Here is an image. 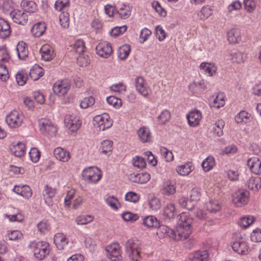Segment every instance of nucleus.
<instances>
[{
	"label": "nucleus",
	"mask_w": 261,
	"mask_h": 261,
	"mask_svg": "<svg viewBox=\"0 0 261 261\" xmlns=\"http://www.w3.org/2000/svg\"><path fill=\"white\" fill-rule=\"evenodd\" d=\"M178 217L179 223L176 231L166 225H159L157 234L160 237L168 236L176 241H184L188 239L192 231L193 217L186 212H182Z\"/></svg>",
	"instance_id": "f257e3e1"
},
{
	"label": "nucleus",
	"mask_w": 261,
	"mask_h": 261,
	"mask_svg": "<svg viewBox=\"0 0 261 261\" xmlns=\"http://www.w3.org/2000/svg\"><path fill=\"white\" fill-rule=\"evenodd\" d=\"M125 248L126 254L130 260L140 261L141 260V248L140 245L137 241L134 239L128 240L126 242Z\"/></svg>",
	"instance_id": "f03ea898"
},
{
	"label": "nucleus",
	"mask_w": 261,
	"mask_h": 261,
	"mask_svg": "<svg viewBox=\"0 0 261 261\" xmlns=\"http://www.w3.org/2000/svg\"><path fill=\"white\" fill-rule=\"evenodd\" d=\"M29 248L33 250L35 257L41 260L49 253V244L46 242H31Z\"/></svg>",
	"instance_id": "7ed1b4c3"
},
{
	"label": "nucleus",
	"mask_w": 261,
	"mask_h": 261,
	"mask_svg": "<svg viewBox=\"0 0 261 261\" xmlns=\"http://www.w3.org/2000/svg\"><path fill=\"white\" fill-rule=\"evenodd\" d=\"M234 239L231 246L235 252L241 254H245L249 252V247L246 241L245 234L236 233Z\"/></svg>",
	"instance_id": "20e7f679"
},
{
	"label": "nucleus",
	"mask_w": 261,
	"mask_h": 261,
	"mask_svg": "<svg viewBox=\"0 0 261 261\" xmlns=\"http://www.w3.org/2000/svg\"><path fill=\"white\" fill-rule=\"evenodd\" d=\"M83 176L85 180L91 183H96L101 177L100 170L98 168L94 167L84 169Z\"/></svg>",
	"instance_id": "39448f33"
},
{
	"label": "nucleus",
	"mask_w": 261,
	"mask_h": 261,
	"mask_svg": "<svg viewBox=\"0 0 261 261\" xmlns=\"http://www.w3.org/2000/svg\"><path fill=\"white\" fill-rule=\"evenodd\" d=\"M39 125L42 134L50 137L56 135L57 128L49 120L41 119L39 121Z\"/></svg>",
	"instance_id": "423d86ee"
},
{
	"label": "nucleus",
	"mask_w": 261,
	"mask_h": 261,
	"mask_svg": "<svg viewBox=\"0 0 261 261\" xmlns=\"http://www.w3.org/2000/svg\"><path fill=\"white\" fill-rule=\"evenodd\" d=\"M94 121L97 124V126L100 130H105L109 128L113 124V120L111 119L110 116L107 113H103L100 115H97L94 118Z\"/></svg>",
	"instance_id": "0eeeda50"
},
{
	"label": "nucleus",
	"mask_w": 261,
	"mask_h": 261,
	"mask_svg": "<svg viewBox=\"0 0 261 261\" xmlns=\"http://www.w3.org/2000/svg\"><path fill=\"white\" fill-rule=\"evenodd\" d=\"M23 120V116L17 111H13L8 114L6 118L8 125L12 128L19 126Z\"/></svg>",
	"instance_id": "6e6552de"
},
{
	"label": "nucleus",
	"mask_w": 261,
	"mask_h": 261,
	"mask_svg": "<svg viewBox=\"0 0 261 261\" xmlns=\"http://www.w3.org/2000/svg\"><path fill=\"white\" fill-rule=\"evenodd\" d=\"M135 84L136 90L142 96L147 97L151 93V89L142 77H137Z\"/></svg>",
	"instance_id": "1a4fd4ad"
},
{
	"label": "nucleus",
	"mask_w": 261,
	"mask_h": 261,
	"mask_svg": "<svg viewBox=\"0 0 261 261\" xmlns=\"http://www.w3.org/2000/svg\"><path fill=\"white\" fill-rule=\"evenodd\" d=\"M70 82L67 79L56 82L53 86L54 92L59 96H63L65 94L70 88Z\"/></svg>",
	"instance_id": "9d476101"
},
{
	"label": "nucleus",
	"mask_w": 261,
	"mask_h": 261,
	"mask_svg": "<svg viewBox=\"0 0 261 261\" xmlns=\"http://www.w3.org/2000/svg\"><path fill=\"white\" fill-rule=\"evenodd\" d=\"M64 123L72 132H75L81 127L82 121L79 117L67 115L65 117Z\"/></svg>",
	"instance_id": "9b49d317"
},
{
	"label": "nucleus",
	"mask_w": 261,
	"mask_h": 261,
	"mask_svg": "<svg viewBox=\"0 0 261 261\" xmlns=\"http://www.w3.org/2000/svg\"><path fill=\"white\" fill-rule=\"evenodd\" d=\"M106 251L110 259L112 261H119L121 259L120 246L118 244L114 243L106 247Z\"/></svg>",
	"instance_id": "f8f14e48"
},
{
	"label": "nucleus",
	"mask_w": 261,
	"mask_h": 261,
	"mask_svg": "<svg viewBox=\"0 0 261 261\" xmlns=\"http://www.w3.org/2000/svg\"><path fill=\"white\" fill-rule=\"evenodd\" d=\"M248 195L249 192L247 191L239 190L233 195V202L237 206L241 207L248 202Z\"/></svg>",
	"instance_id": "ddd939ff"
},
{
	"label": "nucleus",
	"mask_w": 261,
	"mask_h": 261,
	"mask_svg": "<svg viewBox=\"0 0 261 261\" xmlns=\"http://www.w3.org/2000/svg\"><path fill=\"white\" fill-rule=\"evenodd\" d=\"M97 54L100 57L108 58L112 53V48L110 43L100 42L96 47Z\"/></svg>",
	"instance_id": "4468645a"
},
{
	"label": "nucleus",
	"mask_w": 261,
	"mask_h": 261,
	"mask_svg": "<svg viewBox=\"0 0 261 261\" xmlns=\"http://www.w3.org/2000/svg\"><path fill=\"white\" fill-rule=\"evenodd\" d=\"M13 21L18 24H24L28 21V15L23 11L14 9L10 13Z\"/></svg>",
	"instance_id": "2eb2a0df"
},
{
	"label": "nucleus",
	"mask_w": 261,
	"mask_h": 261,
	"mask_svg": "<svg viewBox=\"0 0 261 261\" xmlns=\"http://www.w3.org/2000/svg\"><path fill=\"white\" fill-rule=\"evenodd\" d=\"M209 254L207 250H197L189 254V261H208Z\"/></svg>",
	"instance_id": "dca6fc26"
},
{
	"label": "nucleus",
	"mask_w": 261,
	"mask_h": 261,
	"mask_svg": "<svg viewBox=\"0 0 261 261\" xmlns=\"http://www.w3.org/2000/svg\"><path fill=\"white\" fill-rule=\"evenodd\" d=\"M129 180L134 182L138 184H145L148 182L150 179V175L146 172L140 173H132L129 176Z\"/></svg>",
	"instance_id": "f3484780"
},
{
	"label": "nucleus",
	"mask_w": 261,
	"mask_h": 261,
	"mask_svg": "<svg viewBox=\"0 0 261 261\" xmlns=\"http://www.w3.org/2000/svg\"><path fill=\"white\" fill-rule=\"evenodd\" d=\"M139 140L142 143H147L151 141L152 136L149 129L146 126L140 127L137 133Z\"/></svg>",
	"instance_id": "a211bd4d"
},
{
	"label": "nucleus",
	"mask_w": 261,
	"mask_h": 261,
	"mask_svg": "<svg viewBox=\"0 0 261 261\" xmlns=\"http://www.w3.org/2000/svg\"><path fill=\"white\" fill-rule=\"evenodd\" d=\"M227 39L230 44H236L241 40V33L239 29L232 28L227 33Z\"/></svg>",
	"instance_id": "6ab92c4d"
},
{
	"label": "nucleus",
	"mask_w": 261,
	"mask_h": 261,
	"mask_svg": "<svg viewBox=\"0 0 261 261\" xmlns=\"http://www.w3.org/2000/svg\"><path fill=\"white\" fill-rule=\"evenodd\" d=\"M247 165L250 170L255 174L261 173V161L257 157H252L248 160Z\"/></svg>",
	"instance_id": "aec40b11"
},
{
	"label": "nucleus",
	"mask_w": 261,
	"mask_h": 261,
	"mask_svg": "<svg viewBox=\"0 0 261 261\" xmlns=\"http://www.w3.org/2000/svg\"><path fill=\"white\" fill-rule=\"evenodd\" d=\"M206 89V86L203 80L199 82L194 81L189 86V89L194 94H200Z\"/></svg>",
	"instance_id": "412c9836"
},
{
	"label": "nucleus",
	"mask_w": 261,
	"mask_h": 261,
	"mask_svg": "<svg viewBox=\"0 0 261 261\" xmlns=\"http://www.w3.org/2000/svg\"><path fill=\"white\" fill-rule=\"evenodd\" d=\"M187 117L189 125L191 126H195L199 124L202 116L199 111L196 110L190 112L187 115Z\"/></svg>",
	"instance_id": "4be33fe9"
},
{
	"label": "nucleus",
	"mask_w": 261,
	"mask_h": 261,
	"mask_svg": "<svg viewBox=\"0 0 261 261\" xmlns=\"http://www.w3.org/2000/svg\"><path fill=\"white\" fill-rule=\"evenodd\" d=\"M14 192L25 198L29 199L32 195V190L27 185L15 186L13 189Z\"/></svg>",
	"instance_id": "5701e85b"
},
{
	"label": "nucleus",
	"mask_w": 261,
	"mask_h": 261,
	"mask_svg": "<svg viewBox=\"0 0 261 261\" xmlns=\"http://www.w3.org/2000/svg\"><path fill=\"white\" fill-rule=\"evenodd\" d=\"M40 52L42 58L46 61L52 60L55 57L54 50L48 44L43 45L40 49Z\"/></svg>",
	"instance_id": "b1692460"
},
{
	"label": "nucleus",
	"mask_w": 261,
	"mask_h": 261,
	"mask_svg": "<svg viewBox=\"0 0 261 261\" xmlns=\"http://www.w3.org/2000/svg\"><path fill=\"white\" fill-rule=\"evenodd\" d=\"M11 33L10 26L4 19L0 18V37L5 39L9 37Z\"/></svg>",
	"instance_id": "393cba45"
},
{
	"label": "nucleus",
	"mask_w": 261,
	"mask_h": 261,
	"mask_svg": "<svg viewBox=\"0 0 261 261\" xmlns=\"http://www.w3.org/2000/svg\"><path fill=\"white\" fill-rule=\"evenodd\" d=\"M54 241L59 250L63 249L68 242L65 236L62 233H56L54 236Z\"/></svg>",
	"instance_id": "a878e982"
},
{
	"label": "nucleus",
	"mask_w": 261,
	"mask_h": 261,
	"mask_svg": "<svg viewBox=\"0 0 261 261\" xmlns=\"http://www.w3.org/2000/svg\"><path fill=\"white\" fill-rule=\"evenodd\" d=\"M54 155L57 159L62 162H67L70 159L69 153L61 147L55 149Z\"/></svg>",
	"instance_id": "bb28decb"
},
{
	"label": "nucleus",
	"mask_w": 261,
	"mask_h": 261,
	"mask_svg": "<svg viewBox=\"0 0 261 261\" xmlns=\"http://www.w3.org/2000/svg\"><path fill=\"white\" fill-rule=\"evenodd\" d=\"M30 77L33 81L38 80L44 74L43 69L38 65H35L30 71Z\"/></svg>",
	"instance_id": "cd10ccee"
},
{
	"label": "nucleus",
	"mask_w": 261,
	"mask_h": 261,
	"mask_svg": "<svg viewBox=\"0 0 261 261\" xmlns=\"http://www.w3.org/2000/svg\"><path fill=\"white\" fill-rule=\"evenodd\" d=\"M16 50L19 59L25 60L28 56L27 45L23 42H19L16 46Z\"/></svg>",
	"instance_id": "c85d7f7f"
},
{
	"label": "nucleus",
	"mask_w": 261,
	"mask_h": 261,
	"mask_svg": "<svg viewBox=\"0 0 261 261\" xmlns=\"http://www.w3.org/2000/svg\"><path fill=\"white\" fill-rule=\"evenodd\" d=\"M21 6L25 11L29 13H35L38 10L37 4L33 1L23 0Z\"/></svg>",
	"instance_id": "c756f323"
},
{
	"label": "nucleus",
	"mask_w": 261,
	"mask_h": 261,
	"mask_svg": "<svg viewBox=\"0 0 261 261\" xmlns=\"http://www.w3.org/2000/svg\"><path fill=\"white\" fill-rule=\"evenodd\" d=\"M142 224L148 228H156L160 224L159 221L153 216H148L143 219Z\"/></svg>",
	"instance_id": "7c9ffc66"
},
{
	"label": "nucleus",
	"mask_w": 261,
	"mask_h": 261,
	"mask_svg": "<svg viewBox=\"0 0 261 261\" xmlns=\"http://www.w3.org/2000/svg\"><path fill=\"white\" fill-rule=\"evenodd\" d=\"M194 167L193 166L191 162H188L186 164L179 166L176 168L177 172L182 176H185L188 175L190 172H191Z\"/></svg>",
	"instance_id": "2f4dec72"
},
{
	"label": "nucleus",
	"mask_w": 261,
	"mask_h": 261,
	"mask_svg": "<svg viewBox=\"0 0 261 261\" xmlns=\"http://www.w3.org/2000/svg\"><path fill=\"white\" fill-rule=\"evenodd\" d=\"M206 209L211 213H216L221 209V204L217 200H210L206 204Z\"/></svg>",
	"instance_id": "473e14b6"
},
{
	"label": "nucleus",
	"mask_w": 261,
	"mask_h": 261,
	"mask_svg": "<svg viewBox=\"0 0 261 261\" xmlns=\"http://www.w3.org/2000/svg\"><path fill=\"white\" fill-rule=\"evenodd\" d=\"M200 68L208 76H212L217 71V67L213 64L208 63H202L200 65Z\"/></svg>",
	"instance_id": "72a5a7b5"
},
{
	"label": "nucleus",
	"mask_w": 261,
	"mask_h": 261,
	"mask_svg": "<svg viewBox=\"0 0 261 261\" xmlns=\"http://www.w3.org/2000/svg\"><path fill=\"white\" fill-rule=\"evenodd\" d=\"M45 25L43 23L38 22L32 27L31 33L33 36L39 37L43 35L45 31Z\"/></svg>",
	"instance_id": "f704fd0d"
},
{
	"label": "nucleus",
	"mask_w": 261,
	"mask_h": 261,
	"mask_svg": "<svg viewBox=\"0 0 261 261\" xmlns=\"http://www.w3.org/2000/svg\"><path fill=\"white\" fill-rule=\"evenodd\" d=\"M248 187L254 191L261 188V178L259 177H251L248 182Z\"/></svg>",
	"instance_id": "c9c22d12"
},
{
	"label": "nucleus",
	"mask_w": 261,
	"mask_h": 261,
	"mask_svg": "<svg viewBox=\"0 0 261 261\" xmlns=\"http://www.w3.org/2000/svg\"><path fill=\"white\" fill-rule=\"evenodd\" d=\"M176 213L175 207L173 203H168L164 207L163 215L167 218L171 219L174 218Z\"/></svg>",
	"instance_id": "e433bc0d"
},
{
	"label": "nucleus",
	"mask_w": 261,
	"mask_h": 261,
	"mask_svg": "<svg viewBox=\"0 0 261 261\" xmlns=\"http://www.w3.org/2000/svg\"><path fill=\"white\" fill-rule=\"evenodd\" d=\"M130 51V46L124 44L120 46L118 50V56L121 60H125L128 56Z\"/></svg>",
	"instance_id": "4c0bfd02"
},
{
	"label": "nucleus",
	"mask_w": 261,
	"mask_h": 261,
	"mask_svg": "<svg viewBox=\"0 0 261 261\" xmlns=\"http://www.w3.org/2000/svg\"><path fill=\"white\" fill-rule=\"evenodd\" d=\"M72 48L74 51L78 54L84 53L86 49L85 43L82 39L76 40L72 46Z\"/></svg>",
	"instance_id": "58836bf2"
},
{
	"label": "nucleus",
	"mask_w": 261,
	"mask_h": 261,
	"mask_svg": "<svg viewBox=\"0 0 261 261\" xmlns=\"http://www.w3.org/2000/svg\"><path fill=\"white\" fill-rule=\"evenodd\" d=\"M25 148V144L22 142H19L13 146L12 151L16 156L21 157L24 154Z\"/></svg>",
	"instance_id": "ea45409f"
},
{
	"label": "nucleus",
	"mask_w": 261,
	"mask_h": 261,
	"mask_svg": "<svg viewBox=\"0 0 261 261\" xmlns=\"http://www.w3.org/2000/svg\"><path fill=\"white\" fill-rule=\"evenodd\" d=\"M225 104L224 95L223 93H218L216 98L214 99L211 107L219 109L223 107Z\"/></svg>",
	"instance_id": "a19ab883"
},
{
	"label": "nucleus",
	"mask_w": 261,
	"mask_h": 261,
	"mask_svg": "<svg viewBox=\"0 0 261 261\" xmlns=\"http://www.w3.org/2000/svg\"><path fill=\"white\" fill-rule=\"evenodd\" d=\"M60 25L64 28H68L69 25V14L66 11H62L59 15Z\"/></svg>",
	"instance_id": "79ce46f5"
},
{
	"label": "nucleus",
	"mask_w": 261,
	"mask_h": 261,
	"mask_svg": "<svg viewBox=\"0 0 261 261\" xmlns=\"http://www.w3.org/2000/svg\"><path fill=\"white\" fill-rule=\"evenodd\" d=\"M215 165L214 158L212 156H208L202 163V167L205 171H208L211 170Z\"/></svg>",
	"instance_id": "37998d69"
},
{
	"label": "nucleus",
	"mask_w": 261,
	"mask_h": 261,
	"mask_svg": "<svg viewBox=\"0 0 261 261\" xmlns=\"http://www.w3.org/2000/svg\"><path fill=\"white\" fill-rule=\"evenodd\" d=\"M231 60L232 62L242 63L244 62L246 57L243 53L237 51L230 54Z\"/></svg>",
	"instance_id": "c03bdc74"
},
{
	"label": "nucleus",
	"mask_w": 261,
	"mask_h": 261,
	"mask_svg": "<svg viewBox=\"0 0 261 261\" xmlns=\"http://www.w3.org/2000/svg\"><path fill=\"white\" fill-rule=\"evenodd\" d=\"M93 218L91 215L79 216L76 218L75 221L77 225H86L92 222Z\"/></svg>",
	"instance_id": "a18cd8bd"
},
{
	"label": "nucleus",
	"mask_w": 261,
	"mask_h": 261,
	"mask_svg": "<svg viewBox=\"0 0 261 261\" xmlns=\"http://www.w3.org/2000/svg\"><path fill=\"white\" fill-rule=\"evenodd\" d=\"M225 125L224 121L222 120H218L215 123V127H214V134L218 137L223 135V128Z\"/></svg>",
	"instance_id": "49530a36"
},
{
	"label": "nucleus",
	"mask_w": 261,
	"mask_h": 261,
	"mask_svg": "<svg viewBox=\"0 0 261 261\" xmlns=\"http://www.w3.org/2000/svg\"><path fill=\"white\" fill-rule=\"evenodd\" d=\"M254 218L253 216H247L242 217L239 221L240 226L243 228H247L254 222Z\"/></svg>",
	"instance_id": "de8ad7c7"
},
{
	"label": "nucleus",
	"mask_w": 261,
	"mask_h": 261,
	"mask_svg": "<svg viewBox=\"0 0 261 261\" xmlns=\"http://www.w3.org/2000/svg\"><path fill=\"white\" fill-rule=\"evenodd\" d=\"M116 13H118L119 15L121 18L126 19L130 15V9L128 6L124 5L122 7L119 9V10H117Z\"/></svg>",
	"instance_id": "09e8293b"
},
{
	"label": "nucleus",
	"mask_w": 261,
	"mask_h": 261,
	"mask_svg": "<svg viewBox=\"0 0 261 261\" xmlns=\"http://www.w3.org/2000/svg\"><path fill=\"white\" fill-rule=\"evenodd\" d=\"M175 193V188L174 186L171 184L169 181H166L164 183L163 188V193L167 195L173 194Z\"/></svg>",
	"instance_id": "8fccbe9b"
},
{
	"label": "nucleus",
	"mask_w": 261,
	"mask_h": 261,
	"mask_svg": "<svg viewBox=\"0 0 261 261\" xmlns=\"http://www.w3.org/2000/svg\"><path fill=\"white\" fill-rule=\"evenodd\" d=\"M245 10L248 13L253 12L256 9V3L255 0H244Z\"/></svg>",
	"instance_id": "3c124183"
},
{
	"label": "nucleus",
	"mask_w": 261,
	"mask_h": 261,
	"mask_svg": "<svg viewBox=\"0 0 261 261\" xmlns=\"http://www.w3.org/2000/svg\"><path fill=\"white\" fill-rule=\"evenodd\" d=\"M69 7V0H57L55 4V7L57 10L64 11Z\"/></svg>",
	"instance_id": "603ef678"
},
{
	"label": "nucleus",
	"mask_w": 261,
	"mask_h": 261,
	"mask_svg": "<svg viewBox=\"0 0 261 261\" xmlns=\"http://www.w3.org/2000/svg\"><path fill=\"white\" fill-rule=\"evenodd\" d=\"M10 56L7 48L5 47H0V62L6 63L9 62Z\"/></svg>",
	"instance_id": "864d4df0"
},
{
	"label": "nucleus",
	"mask_w": 261,
	"mask_h": 261,
	"mask_svg": "<svg viewBox=\"0 0 261 261\" xmlns=\"http://www.w3.org/2000/svg\"><path fill=\"white\" fill-rule=\"evenodd\" d=\"M123 219L127 222H133L139 219V216L129 212H126L122 215Z\"/></svg>",
	"instance_id": "5fc2aeb1"
},
{
	"label": "nucleus",
	"mask_w": 261,
	"mask_h": 261,
	"mask_svg": "<svg viewBox=\"0 0 261 261\" xmlns=\"http://www.w3.org/2000/svg\"><path fill=\"white\" fill-rule=\"evenodd\" d=\"M95 99L92 96L84 98L81 102L80 107L83 109H86L94 105Z\"/></svg>",
	"instance_id": "6e6d98bb"
},
{
	"label": "nucleus",
	"mask_w": 261,
	"mask_h": 261,
	"mask_svg": "<svg viewBox=\"0 0 261 261\" xmlns=\"http://www.w3.org/2000/svg\"><path fill=\"white\" fill-rule=\"evenodd\" d=\"M113 142L110 140H105L101 144V149L102 153L106 154L112 150Z\"/></svg>",
	"instance_id": "4d7b16f0"
},
{
	"label": "nucleus",
	"mask_w": 261,
	"mask_h": 261,
	"mask_svg": "<svg viewBox=\"0 0 261 261\" xmlns=\"http://www.w3.org/2000/svg\"><path fill=\"white\" fill-rule=\"evenodd\" d=\"M171 117L170 113L168 110L163 111L158 116L159 122L160 124H164Z\"/></svg>",
	"instance_id": "13d9d810"
},
{
	"label": "nucleus",
	"mask_w": 261,
	"mask_h": 261,
	"mask_svg": "<svg viewBox=\"0 0 261 261\" xmlns=\"http://www.w3.org/2000/svg\"><path fill=\"white\" fill-rule=\"evenodd\" d=\"M29 155L31 160L33 162H37L40 158V152L39 150L35 147L32 148L29 152Z\"/></svg>",
	"instance_id": "bf43d9fd"
},
{
	"label": "nucleus",
	"mask_w": 261,
	"mask_h": 261,
	"mask_svg": "<svg viewBox=\"0 0 261 261\" xmlns=\"http://www.w3.org/2000/svg\"><path fill=\"white\" fill-rule=\"evenodd\" d=\"M133 163L134 166L138 168H144L146 165L145 160L143 158L138 156L133 158Z\"/></svg>",
	"instance_id": "052dcab7"
},
{
	"label": "nucleus",
	"mask_w": 261,
	"mask_h": 261,
	"mask_svg": "<svg viewBox=\"0 0 261 261\" xmlns=\"http://www.w3.org/2000/svg\"><path fill=\"white\" fill-rule=\"evenodd\" d=\"M212 14V10L208 6H204L201 10L198 15L201 19L204 20L207 18Z\"/></svg>",
	"instance_id": "680f3d73"
},
{
	"label": "nucleus",
	"mask_w": 261,
	"mask_h": 261,
	"mask_svg": "<svg viewBox=\"0 0 261 261\" xmlns=\"http://www.w3.org/2000/svg\"><path fill=\"white\" fill-rule=\"evenodd\" d=\"M151 5L152 8L161 16L165 17L166 15V11L162 8L158 1H153Z\"/></svg>",
	"instance_id": "e2e57ef3"
},
{
	"label": "nucleus",
	"mask_w": 261,
	"mask_h": 261,
	"mask_svg": "<svg viewBox=\"0 0 261 261\" xmlns=\"http://www.w3.org/2000/svg\"><path fill=\"white\" fill-rule=\"evenodd\" d=\"M89 57L84 53L79 54L77 57V63L80 66H87L89 64Z\"/></svg>",
	"instance_id": "0e129e2a"
},
{
	"label": "nucleus",
	"mask_w": 261,
	"mask_h": 261,
	"mask_svg": "<svg viewBox=\"0 0 261 261\" xmlns=\"http://www.w3.org/2000/svg\"><path fill=\"white\" fill-rule=\"evenodd\" d=\"M250 115L245 111H241L235 117V120L237 123H240L247 120L249 118Z\"/></svg>",
	"instance_id": "69168bd1"
},
{
	"label": "nucleus",
	"mask_w": 261,
	"mask_h": 261,
	"mask_svg": "<svg viewBox=\"0 0 261 261\" xmlns=\"http://www.w3.org/2000/svg\"><path fill=\"white\" fill-rule=\"evenodd\" d=\"M149 205L152 210L156 211L161 207V202L158 198L153 197L149 199Z\"/></svg>",
	"instance_id": "338daca9"
},
{
	"label": "nucleus",
	"mask_w": 261,
	"mask_h": 261,
	"mask_svg": "<svg viewBox=\"0 0 261 261\" xmlns=\"http://www.w3.org/2000/svg\"><path fill=\"white\" fill-rule=\"evenodd\" d=\"M108 103L115 108H119L121 106V100L115 96H110L107 98Z\"/></svg>",
	"instance_id": "774afa93"
}]
</instances>
